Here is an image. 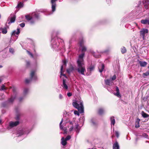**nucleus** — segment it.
Instances as JSON below:
<instances>
[{"mask_svg":"<svg viewBox=\"0 0 149 149\" xmlns=\"http://www.w3.org/2000/svg\"><path fill=\"white\" fill-rule=\"evenodd\" d=\"M83 42L84 41L83 40L79 42V45L81 48L82 53L79 56L77 61L78 67L76 70L79 73L84 75V73L86 71V69L84 65L83 57L84 56V52L86 50V48L83 45Z\"/></svg>","mask_w":149,"mask_h":149,"instance_id":"obj_1","label":"nucleus"},{"mask_svg":"<svg viewBox=\"0 0 149 149\" xmlns=\"http://www.w3.org/2000/svg\"><path fill=\"white\" fill-rule=\"evenodd\" d=\"M72 104L74 107L78 109L80 113H82L84 112V107L82 101L80 100L74 102Z\"/></svg>","mask_w":149,"mask_h":149,"instance_id":"obj_2","label":"nucleus"},{"mask_svg":"<svg viewBox=\"0 0 149 149\" xmlns=\"http://www.w3.org/2000/svg\"><path fill=\"white\" fill-rule=\"evenodd\" d=\"M30 79H26L25 81L26 83L28 84L32 80L36 81L37 80V78L36 74L35 71H31L30 73Z\"/></svg>","mask_w":149,"mask_h":149,"instance_id":"obj_3","label":"nucleus"},{"mask_svg":"<svg viewBox=\"0 0 149 149\" xmlns=\"http://www.w3.org/2000/svg\"><path fill=\"white\" fill-rule=\"evenodd\" d=\"M39 15L38 14L35 13H32V16H31L29 15H27L25 16L26 18L28 20H31L30 22L31 24H33L34 23V22L32 21V19L35 18L38 19V18Z\"/></svg>","mask_w":149,"mask_h":149,"instance_id":"obj_4","label":"nucleus"},{"mask_svg":"<svg viewBox=\"0 0 149 149\" xmlns=\"http://www.w3.org/2000/svg\"><path fill=\"white\" fill-rule=\"evenodd\" d=\"M63 65L61 67V76L63 75L65 77H66L65 75V74H62V72H63V67H65L66 66V61L65 60H63Z\"/></svg>","mask_w":149,"mask_h":149,"instance_id":"obj_5","label":"nucleus"},{"mask_svg":"<svg viewBox=\"0 0 149 149\" xmlns=\"http://www.w3.org/2000/svg\"><path fill=\"white\" fill-rule=\"evenodd\" d=\"M148 31L147 29H142L140 31V34L143 39L144 40L145 38V34L148 33Z\"/></svg>","mask_w":149,"mask_h":149,"instance_id":"obj_6","label":"nucleus"},{"mask_svg":"<svg viewBox=\"0 0 149 149\" xmlns=\"http://www.w3.org/2000/svg\"><path fill=\"white\" fill-rule=\"evenodd\" d=\"M57 0H51V3L52 4V12H54L56 10V1Z\"/></svg>","mask_w":149,"mask_h":149,"instance_id":"obj_7","label":"nucleus"},{"mask_svg":"<svg viewBox=\"0 0 149 149\" xmlns=\"http://www.w3.org/2000/svg\"><path fill=\"white\" fill-rule=\"evenodd\" d=\"M19 123V122L17 121L15 122L11 121L9 123V126L11 127H13L18 125Z\"/></svg>","mask_w":149,"mask_h":149,"instance_id":"obj_8","label":"nucleus"},{"mask_svg":"<svg viewBox=\"0 0 149 149\" xmlns=\"http://www.w3.org/2000/svg\"><path fill=\"white\" fill-rule=\"evenodd\" d=\"M17 31H14L12 34V37H13V36H15L16 37L17 39L18 37L17 36H15V35H18L20 33V31L19 28H17Z\"/></svg>","mask_w":149,"mask_h":149,"instance_id":"obj_9","label":"nucleus"},{"mask_svg":"<svg viewBox=\"0 0 149 149\" xmlns=\"http://www.w3.org/2000/svg\"><path fill=\"white\" fill-rule=\"evenodd\" d=\"M105 84L109 86H111L113 84V81L109 79H107L105 80Z\"/></svg>","mask_w":149,"mask_h":149,"instance_id":"obj_10","label":"nucleus"},{"mask_svg":"<svg viewBox=\"0 0 149 149\" xmlns=\"http://www.w3.org/2000/svg\"><path fill=\"white\" fill-rule=\"evenodd\" d=\"M116 93L114 94V95L118 97H121V96L120 94L119 89L118 87H116Z\"/></svg>","mask_w":149,"mask_h":149,"instance_id":"obj_11","label":"nucleus"},{"mask_svg":"<svg viewBox=\"0 0 149 149\" xmlns=\"http://www.w3.org/2000/svg\"><path fill=\"white\" fill-rule=\"evenodd\" d=\"M113 149H119V146L118 143L116 142L113 146Z\"/></svg>","mask_w":149,"mask_h":149,"instance_id":"obj_12","label":"nucleus"},{"mask_svg":"<svg viewBox=\"0 0 149 149\" xmlns=\"http://www.w3.org/2000/svg\"><path fill=\"white\" fill-rule=\"evenodd\" d=\"M104 68V65L103 64H102L101 65H99L98 67V69L99 72H101L103 70Z\"/></svg>","mask_w":149,"mask_h":149,"instance_id":"obj_13","label":"nucleus"},{"mask_svg":"<svg viewBox=\"0 0 149 149\" xmlns=\"http://www.w3.org/2000/svg\"><path fill=\"white\" fill-rule=\"evenodd\" d=\"M61 143L63 145L65 146L66 145V144H67L66 141H66V140L64 139V138L63 137H62V138L61 139Z\"/></svg>","mask_w":149,"mask_h":149,"instance_id":"obj_14","label":"nucleus"},{"mask_svg":"<svg viewBox=\"0 0 149 149\" xmlns=\"http://www.w3.org/2000/svg\"><path fill=\"white\" fill-rule=\"evenodd\" d=\"M140 121V119L139 118L137 119L135 123V127L136 128H138L140 126L139 124Z\"/></svg>","mask_w":149,"mask_h":149,"instance_id":"obj_15","label":"nucleus"},{"mask_svg":"<svg viewBox=\"0 0 149 149\" xmlns=\"http://www.w3.org/2000/svg\"><path fill=\"white\" fill-rule=\"evenodd\" d=\"M139 63L140 66L141 67H145L147 64V62L145 61H140Z\"/></svg>","mask_w":149,"mask_h":149,"instance_id":"obj_16","label":"nucleus"},{"mask_svg":"<svg viewBox=\"0 0 149 149\" xmlns=\"http://www.w3.org/2000/svg\"><path fill=\"white\" fill-rule=\"evenodd\" d=\"M110 120L111 125H112L114 126L115 123V120L114 117L113 116L111 117L110 118Z\"/></svg>","mask_w":149,"mask_h":149,"instance_id":"obj_17","label":"nucleus"},{"mask_svg":"<svg viewBox=\"0 0 149 149\" xmlns=\"http://www.w3.org/2000/svg\"><path fill=\"white\" fill-rule=\"evenodd\" d=\"M0 30L2 31V33L3 34H6L7 32V28L6 27L1 28Z\"/></svg>","mask_w":149,"mask_h":149,"instance_id":"obj_18","label":"nucleus"},{"mask_svg":"<svg viewBox=\"0 0 149 149\" xmlns=\"http://www.w3.org/2000/svg\"><path fill=\"white\" fill-rule=\"evenodd\" d=\"M141 23L143 24H146L148 23L149 24V20L147 19H143L141 21Z\"/></svg>","mask_w":149,"mask_h":149,"instance_id":"obj_19","label":"nucleus"},{"mask_svg":"<svg viewBox=\"0 0 149 149\" xmlns=\"http://www.w3.org/2000/svg\"><path fill=\"white\" fill-rule=\"evenodd\" d=\"M63 88L66 89H67L68 88V86L67 85L65 84V81L64 79L63 80Z\"/></svg>","mask_w":149,"mask_h":149,"instance_id":"obj_20","label":"nucleus"},{"mask_svg":"<svg viewBox=\"0 0 149 149\" xmlns=\"http://www.w3.org/2000/svg\"><path fill=\"white\" fill-rule=\"evenodd\" d=\"M57 41L56 40L55 42H53V43L52 44V47L54 48H55L56 47H57L58 46V45L56 42Z\"/></svg>","mask_w":149,"mask_h":149,"instance_id":"obj_21","label":"nucleus"},{"mask_svg":"<svg viewBox=\"0 0 149 149\" xmlns=\"http://www.w3.org/2000/svg\"><path fill=\"white\" fill-rule=\"evenodd\" d=\"M141 114L142 116L144 118H147L149 116V115L145 113L143 111H142L141 112Z\"/></svg>","mask_w":149,"mask_h":149,"instance_id":"obj_22","label":"nucleus"},{"mask_svg":"<svg viewBox=\"0 0 149 149\" xmlns=\"http://www.w3.org/2000/svg\"><path fill=\"white\" fill-rule=\"evenodd\" d=\"M10 18V21L11 23L15 22V15H13V17L11 16Z\"/></svg>","mask_w":149,"mask_h":149,"instance_id":"obj_23","label":"nucleus"},{"mask_svg":"<svg viewBox=\"0 0 149 149\" xmlns=\"http://www.w3.org/2000/svg\"><path fill=\"white\" fill-rule=\"evenodd\" d=\"M104 110L103 109L100 108L98 110V113L100 115H101L104 113Z\"/></svg>","mask_w":149,"mask_h":149,"instance_id":"obj_24","label":"nucleus"},{"mask_svg":"<svg viewBox=\"0 0 149 149\" xmlns=\"http://www.w3.org/2000/svg\"><path fill=\"white\" fill-rule=\"evenodd\" d=\"M143 4L146 9H147L149 7V1H147V3H144Z\"/></svg>","mask_w":149,"mask_h":149,"instance_id":"obj_25","label":"nucleus"},{"mask_svg":"<svg viewBox=\"0 0 149 149\" xmlns=\"http://www.w3.org/2000/svg\"><path fill=\"white\" fill-rule=\"evenodd\" d=\"M121 51L122 54H124L126 52L127 50L125 47H123L121 49Z\"/></svg>","mask_w":149,"mask_h":149,"instance_id":"obj_26","label":"nucleus"},{"mask_svg":"<svg viewBox=\"0 0 149 149\" xmlns=\"http://www.w3.org/2000/svg\"><path fill=\"white\" fill-rule=\"evenodd\" d=\"M15 97H13V96H12L11 98L8 100V102L10 103L12 102L15 99Z\"/></svg>","mask_w":149,"mask_h":149,"instance_id":"obj_27","label":"nucleus"},{"mask_svg":"<svg viewBox=\"0 0 149 149\" xmlns=\"http://www.w3.org/2000/svg\"><path fill=\"white\" fill-rule=\"evenodd\" d=\"M91 53H92L93 55V56L96 58H98L100 57V55H96L95 54V53L94 52H91Z\"/></svg>","mask_w":149,"mask_h":149,"instance_id":"obj_28","label":"nucleus"},{"mask_svg":"<svg viewBox=\"0 0 149 149\" xmlns=\"http://www.w3.org/2000/svg\"><path fill=\"white\" fill-rule=\"evenodd\" d=\"M6 89V88L5 87V86L3 84L1 87V88H0V90L2 91L3 90H5Z\"/></svg>","mask_w":149,"mask_h":149,"instance_id":"obj_29","label":"nucleus"},{"mask_svg":"<svg viewBox=\"0 0 149 149\" xmlns=\"http://www.w3.org/2000/svg\"><path fill=\"white\" fill-rule=\"evenodd\" d=\"M79 125H76V127L75 128H74L75 130L77 132H79Z\"/></svg>","mask_w":149,"mask_h":149,"instance_id":"obj_30","label":"nucleus"},{"mask_svg":"<svg viewBox=\"0 0 149 149\" xmlns=\"http://www.w3.org/2000/svg\"><path fill=\"white\" fill-rule=\"evenodd\" d=\"M62 122H63V119L60 122V124H59V126H60V129L62 130H64L63 127L61 125V124L62 123Z\"/></svg>","mask_w":149,"mask_h":149,"instance_id":"obj_31","label":"nucleus"},{"mask_svg":"<svg viewBox=\"0 0 149 149\" xmlns=\"http://www.w3.org/2000/svg\"><path fill=\"white\" fill-rule=\"evenodd\" d=\"M23 6V3L21 2L19 3L18 4L17 7L18 8H21Z\"/></svg>","mask_w":149,"mask_h":149,"instance_id":"obj_32","label":"nucleus"},{"mask_svg":"<svg viewBox=\"0 0 149 149\" xmlns=\"http://www.w3.org/2000/svg\"><path fill=\"white\" fill-rule=\"evenodd\" d=\"M94 68V67L93 65H91L89 69L90 71H92L93 70Z\"/></svg>","mask_w":149,"mask_h":149,"instance_id":"obj_33","label":"nucleus"},{"mask_svg":"<svg viewBox=\"0 0 149 149\" xmlns=\"http://www.w3.org/2000/svg\"><path fill=\"white\" fill-rule=\"evenodd\" d=\"M70 138H71L70 136L68 135V136L65 139L66 140V141H67L70 140Z\"/></svg>","mask_w":149,"mask_h":149,"instance_id":"obj_34","label":"nucleus"},{"mask_svg":"<svg viewBox=\"0 0 149 149\" xmlns=\"http://www.w3.org/2000/svg\"><path fill=\"white\" fill-rule=\"evenodd\" d=\"M115 134H116V135L117 138H118L119 136V133L117 131H115Z\"/></svg>","mask_w":149,"mask_h":149,"instance_id":"obj_35","label":"nucleus"},{"mask_svg":"<svg viewBox=\"0 0 149 149\" xmlns=\"http://www.w3.org/2000/svg\"><path fill=\"white\" fill-rule=\"evenodd\" d=\"M116 78V77L115 75H114L111 78V80L112 81H114L115 80Z\"/></svg>","mask_w":149,"mask_h":149,"instance_id":"obj_36","label":"nucleus"},{"mask_svg":"<svg viewBox=\"0 0 149 149\" xmlns=\"http://www.w3.org/2000/svg\"><path fill=\"white\" fill-rule=\"evenodd\" d=\"M143 75L145 76H147L149 75V72L147 71L145 73H143Z\"/></svg>","mask_w":149,"mask_h":149,"instance_id":"obj_37","label":"nucleus"},{"mask_svg":"<svg viewBox=\"0 0 149 149\" xmlns=\"http://www.w3.org/2000/svg\"><path fill=\"white\" fill-rule=\"evenodd\" d=\"M74 113L75 115H77L78 116H79V113L78 112V111H74Z\"/></svg>","mask_w":149,"mask_h":149,"instance_id":"obj_38","label":"nucleus"},{"mask_svg":"<svg viewBox=\"0 0 149 149\" xmlns=\"http://www.w3.org/2000/svg\"><path fill=\"white\" fill-rule=\"evenodd\" d=\"M27 52L32 57H33V55L29 51H27Z\"/></svg>","mask_w":149,"mask_h":149,"instance_id":"obj_39","label":"nucleus"},{"mask_svg":"<svg viewBox=\"0 0 149 149\" xmlns=\"http://www.w3.org/2000/svg\"><path fill=\"white\" fill-rule=\"evenodd\" d=\"M9 51L11 53H13L14 52V49L11 48H10L9 49Z\"/></svg>","mask_w":149,"mask_h":149,"instance_id":"obj_40","label":"nucleus"},{"mask_svg":"<svg viewBox=\"0 0 149 149\" xmlns=\"http://www.w3.org/2000/svg\"><path fill=\"white\" fill-rule=\"evenodd\" d=\"M28 91V89L27 88H25L24 89V94H26Z\"/></svg>","mask_w":149,"mask_h":149,"instance_id":"obj_41","label":"nucleus"},{"mask_svg":"<svg viewBox=\"0 0 149 149\" xmlns=\"http://www.w3.org/2000/svg\"><path fill=\"white\" fill-rule=\"evenodd\" d=\"M25 24L24 23H22L19 24L20 26L22 27H23L25 26Z\"/></svg>","mask_w":149,"mask_h":149,"instance_id":"obj_42","label":"nucleus"},{"mask_svg":"<svg viewBox=\"0 0 149 149\" xmlns=\"http://www.w3.org/2000/svg\"><path fill=\"white\" fill-rule=\"evenodd\" d=\"M72 95V93H67V95L68 97H70Z\"/></svg>","mask_w":149,"mask_h":149,"instance_id":"obj_43","label":"nucleus"},{"mask_svg":"<svg viewBox=\"0 0 149 149\" xmlns=\"http://www.w3.org/2000/svg\"><path fill=\"white\" fill-rule=\"evenodd\" d=\"M73 130V127L72 126L69 129V131H71Z\"/></svg>","mask_w":149,"mask_h":149,"instance_id":"obj_44","label":"nucleus"},{"mask_svg":"<svg viewBox=\"0 0 149 149\" xmlns=\"http://www.w3.org/2000/svg\"><path fill=\"white\" fill-rule=\"evenodd\" d=\"M147 1H149V0H143V4H144V3H147Z\"/></svg>","mask_w":149,"mask_h":149,"instance_id":"obj_45","label":"nucleus"},{"mask_svg":"<svg viewBox=\"0 0 149 149\" xmlns=\"http://www.w3.org/2000/svg\"><path fill=\"white\" fill-rule=\"evenodd\" d=\"M63 97L62 95L61 94H60L59 95V98L60 99H62Z\"/></svg>","mask_w":149,"mask_h":149,"instance_id":"obj_46","label":"nucleus"},{"mask_svg":"<svg viewBox=\"0 0 149 149\" xmlns=\"http://www.w3.org/2000/svg\"><path fill=\"white\" fill-rule=\"evenodd\" d=\"M12 90L13 92H15L16 91V88L15 87H13L12 88Z\"/></svg>","mask_w":149,"mask_h":149,"instance_id":"obj_47","label":"nucleus"},{"mask_svg":"<svg viewBox=\"0 0 149 149\" xmlns=\"http://www.w3.org/2000/svg\"><path fill=\"white\" fill-rule=\"evenodd\" d=\"M67 71L68 73H70L71 72V70L70 69H68L67 70Z\"/></svg>","mask_w":149,"mask_h":149,"instance_id":"obj_48","label":"nucleus"},{"mask_svg":"<svg viewBox=\"0 0 149 149\" xmlns=\"http://www.w3.org/2000/svg\"><path fill=\"white\" fill-rule=\"evenodd\" d=\"M91 122L93 125H94L95 124V123L92 120H91Z\"/></svg>","mask_w":149,"mask_h":149,"instance_id":"obj_49","label":"nucleus"},{"mask_svg":"<svg viewBox=\"0 0 149 149\" xmlns=\"http://www.w3.org/2000/svg\"><path fill=\"white\" fill-rule=\"evenodd\" d=\"M29 64H30V63H29V62L27 61V62H26V64H27V66H28L29 65Z\"/></svg>","mask_w":149,"mask_h":149,"instance_id":"obj_50","label":"nucleus"},{"mask_svg":"<svg viewBox=\"0 0 149 149\" xmlns=\"http://www.w3.org/2000/svg\"><path fill=\"white\" fill-rule=\"evenodd\" d=\"M22 98H20L19 99V101H21L22 100Z\"/></svg>","mask_w":149,"mask_h":149,"instance_id":"obj_51","label":"nucleus"},{"mask_svg":"<svg viewBox=\"0 0 149 149\" xmlns=\"http://www.w3.org/2000/svg\"><path fill=\"white\" fill-rule=\"evenodd\" d=\"M59 40H61L62 41H63V40H62V39H58V41Z\"/></svg>","mask_w":149,"mask_h":149,"instance_id":"obj_52","label":"nucleus"},{"mask_svg":"<svg viewBox=\"0 0 149 149\" xmlns=\"http://www.w3.org/2000/svg\"><path fill=\"white\" fill-rule=\"evenodd\" d=\"M1 120L0 119V123H1Z\"/></svg>","mask_w":149,"mask_h":149,"instance_id":"obj_53","label":"nucleus"},{"mask_svg":"<svg viewBox=\"0 0 149 149\" xmlns=\"http://www.w3.org/2000/svg\"><path fill=\"white\" fill-rule=\"evenodd\" d=\"M19 118V117L18 116L17 117V119H18Z\"/></svg>","mask_w":149,"mask_h":149,"instance_id":"obj_54","label":"nucleus"},{"mask_svg":"<svg viewBox=\"0 0 149 149\" xmlns=\"http://www.w3.org/2000/svg\"><path fill=\"white\" fill-rule=\"evenodd\" d=\"M2 67V66L1 65H0V68Z\"/></svg>","mask_w":149,"mask_h":149,"instance_id":"obj_55","label":"nucleus"},{"mask_svg":"<svg viewBox=\"0 0 149 149\" xmlns=\"http://www.w3.org/2000/svg\"><path fill=\"white\" fill-rule=\"evenodd\" d=\"M1 82V80L0 79V83Z\"/></svg>","mask_w":149,"mask_h":149,"instance_id":"obj_56","label":"nucleus"},{"mask_svg":"<svg viewBox=\"0 0 149 149\" xmlns=\"http://www.w3.org/2000/svg\"><path fill=\"white\" fill-rule=\"evenodd\" d=\"M70 125H72V123H70Z\"/></svg>","mask_w":149,"mask_h":149,"instance_id":"obj_57","label":"nucleus"},{"mask_svg":"<svg viewBox=\"0 0 149 149\" xmlns=\"http://www.w3.org/2000/svg\"><path fill=\"white\" fill-rule=\"evenodd\" d=\"M113 136H112V138H113Z\"/></svg>","mask_w":149,"mask_h":149,"instance_id":"obj_58","label":"nucleus"},{"mask_svg":"<svg viewBox=\"0 0 149 149\" xmlns=\"http://www.w3.org/2000/svg\"><path fill=\"white\" fill-rule=\"evenodd\" d=\"M53 40H52V41L53 42Z\"/></svg>","mask_w":149,"mask_h":149,"instance_id":"obj_59","label":"nucleus"},{"mask_svg":"<svg viewBox=\"0 0 149 149\" xmlns=\"http://www.w3.org/2000/svg\"><path fill=\"white\" fill-rule=\"evenodd\" d=\"M25 1H26L27 0H24Z\"/></svg>","mask_w":149,"mask_h":149,"instance_id":"obj_60","label":"nucleus"},{"mask_svg":"<svg viewBox=\"0 0 149 149\" xmlns=\"http://www.w3.org/2000/svg\"><path fill=\"white\" fill-rule=\"evenodd\" d=\"M148 68L149 69V66L148 67Z\"/></svg>","mask_w":149,"mask_h":149,"instance_id":"obj_61","label":"nucleus"}]
</instances>
